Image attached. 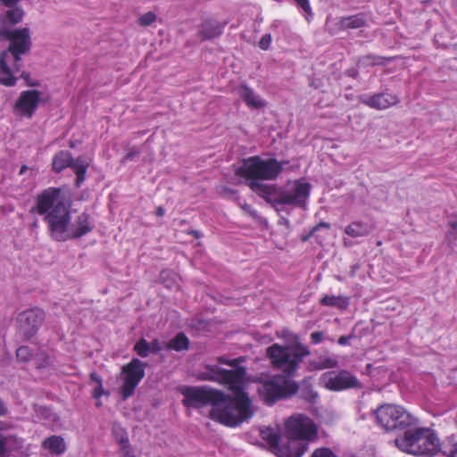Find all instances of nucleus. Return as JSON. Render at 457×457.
Returning <instances> with one entry per match:
<instances>
[{
	"label": "nucleus",
	"instance_id": "obj_1",
	"mask_svg": "<svg viewBox=\"0 0 457 457\" xmlns=\"http://www.w3.org/2000/svg\"><path fill=\"white\" fill-rule=\"evenodd\" d=\"M282 163L275 158L263 160L255 155L244 159L242 164L237 169L236 174L245 179V185L258 196L271 205H277V192L275 185L264 184L262 180H274L282 172Z\"/></svg>",
	"mask_w": 457,
	"mask_h": 457
},
{
	"label": "nucleus",
	"instance_id": "obj_2",
	"mask_svg": "<svg viewBox=\"0 0 457 457\" xmlns=\"http://www.w3.org/2000/svg\"><path fill=\"white\" fill-rule=\"evenodd\" d=\"M0 39L9 41L8 47L0 53V85L13 87L15 76L21 71L22 55L30 52L32 42L28 27L11 29L0 28Z\"/></svg>",
	"mask_w": 457,
	"mask_h": 457
},
{
	"label": "nucleus",
	"instance_id": "obj_3",
	"mask_svg": "<svg viewBox=\"0 0 457 457\" xmlns=\"http://www.w3.org/2000/svg\"><path fill=\"white\" fill-rule=\"evenodd\" d=\"M61 189L48 187L37 197L35 207L39 215H45L52 237L59 242L68 239L67 228L71 221L70 205L60 199ZM34 208L30 212H33Z\"/></svg>",
	"mask_w": 457,
	"mask_h": 457
},
{
	"label": "nucleus",
	"instance_id": "obj_4",
	"mask_svg": "<svg viewBox=\"0 0 457 457\" xmlns=\"http://www.w3.org/2000/svg\"><path fill=\"white\" fill-rule=\"evenodd\" d=\"M222 403L223 408L213 407L209 411V418L226 427L235 428L251 419L253 415L252 402L246 393H237L229 396Z\"/></svg>",
	"mask_w": 457,
	"mask_h": 457
},
{
	"label": "nucleus",
	"instance_id": "obj_5",
	"mask_svg": "<svg viewBox=\"0 0 457 457\" xmlns=\"http://www.w3.org/2000/svg\"><path fill=\"white\" fill-rule=\"evenodd\" d=\"M396 447L416 456H434L440 451V441L429 428H415L407 429L403 436L395 438Z\"/></svg>",
	"mask_w": 457,
	"mask_h": 457
},
{
	"label": "nucleus",
	"instance_id": "obj_6",
	"mask_svg": "<svg viewBox=\"0 0 457 457\" xmlns=\"http://www.w3.org/2000/svg\"><path fill=\"white\" fill-rule=\"evenodd\" d=\"M266 354L272 367L281 370L287 378L296 373L300 363L311 352L301 343L285 346L275 343L267 348Z\"/></svg>",
	"mask_w": 457,
	"mask_h": 457
},
{
	"label": "nucleus",
	"instance_id": "obj_7",
	"mask_svg": "<svg viewBox=\"0 0 457 457\" xmlns=\"http://www.w3.org/2000/svg\"><path fill=\"white\" fill-rule=\"evenodd\" d=\"M298 390L296 382L285 375H275L259 382L258 393L267 405H273L281 399L288 398Z\"/></svg>",
	"mask_w": 457,
	"mask_h": 457
},
{
	"label": "nucleus",
	"instance_id": "obj_8",
	"mask_svg": "<svg viewBox=\"0 0 457 457\" xmlns=\"http://www.w3.org/2000/svg\"><path fill=\"white\" fill-rule=\"evenodd\" d=\"M184 396L182 404L187 408H202L212 405V408L222 403L228 397L221 391L209 386H185L180 388Z\"/></svg>",
	"mask_w": 457,
	"mask_h": 457
},
{
	"label": "nucleus",
	"instance_id": "obj_9",
	"mask_svg": "<svg viewBox=\"0 0 457 457\" xmlns=\"http://www.w3.org/2000/svg\"><path fill=\"white\" fill-rule=\"evenodd\" d=\"M376 417L378 424L386 430L404 429L418 423V419L403 407L389 403L379 406Z\"/></svg>",
	"mask_w": 457,
	"mask_h": 457
},
{
	"label": "nucleus",
	"instance_id": "obj_10",
	"mask_svg": "<svg viewBox=\"0 0 457 457\" xmlns=\"http://www.w3.org/2000/svg\"><path fill=\"white\" fill-rule=\"evenodd\" d=\"M285 435L308 443L317 437L318 428L311 418L296 413L285 421Z\"/></svg>",
	"mask_w": 457,
	"mask_h": 457
},
{
	"label": "nucleus",
	"instance_id": "obj_11",
	"mask_svg": "<svg viewBox=\"0 0 457 457\" xmlns=\"http://www.w3.org/2000/svg\"><path fill=\"white\" fill-rule=\"evenodd\" d=\"M146 363L137 358H133L129 362L123 365L121 374L123 376L120 395L123 400L132 396L136 388L145 378Z\"/></svg>",
	"mask_w": 457,
	"mask_h": 457
},
{
	"label": "nucleus",
	"instance_id": "obj_12",
	"mask_svg": "<svg viewBox=\"0 0 457 457\" xmlns=\"http://www.w3.org/2000/svg\"><path fill=\"white\" fill-rule=\"evenodd\" d=\"M45 319L46 312L42 308L25 310L18 315V329L26 339H29L38 332Z\"/></svg>",
	"mask_w": 457,
	"mask_h": 457
},
{
	"label": "nucleus",
	"instance_id": "obj_13",
	"mask_svg": "<svg viewBox=\"0 0 457 457\" xmlns=\"http://www.w3.org/2000/svg\"><path fill=\"white\" fill-rule=\"evenodd\" d=\"M322 378L324 386L332 392H340L353 388L361 389L362 387L358 378L346 370L329 372L323 375Z\"/></svg>",
	"mask_w": 457,
	"mask_h": 457
},
{
	"label": "nucleus",
	"instance_id": "obj_14",
	"mask_svg": "<svg viewBox=\"0 0 457 457\" xmlns=\"http://www.w3.org/2000/svg\"><path fill=\"white\" fill-rule=\"evenodd\" d=\"M42 93L37 89L22 91L13 104V112L21 117L31 119L37 110Z\"/></svg>",
	"mask_w": 457,
	"mask_h": 457
},
{
	"label": "nucleus",
	"instance_id": "obj_15",
	"mask_svg": "<svg viewBox=\"0 0 457 457\" xmlns=\"http://www.w3.org/2000/svg\"><path fill=\"white\" fill-rule=\"evenodd\" d=\"M310 190L309 183L296 181L291 190L280 193L275 202L278 204H287L305 209Z\"/></svg>",
	"mask_w": 457,
	"mask_h": 457
},
{
	"label": "nucleus",
	"instance_id": "obj_16",
	"mask_svg": "<svg viewBox=\"0 0 457 457\" xmlns=\"http://www.w3.org/2000/svg\"><path fill=\"white\" fill-rule=\"evenodd\" d=\"M218 380L216 383L226 386L229 391L234 394L242 393L244 379L246 374L244 367H239L234 370H227L219 367Z\"/></svg>",
	"mask_w": 457,
	"mask_h": 457
},
{
	"label": "nucleus",
	"instance_id": "obj_17",
	"mask_svg": "<svg viewBox=\"0 0 457 457\" xmlns=\"http://www.w3.org/2000/svg\"><path fill=\"white\" fill-rule=\"evenodd\" d=\"M361 102L376 110H386L399 103V98L396 95L389 93H378L369 97L361 98Z\"/></svg>",
	"mask_w": 457,
	"mask_h": 457
},
{
	"label": "nucleus",
	"instance_id": "obj_18",
	"mask_svg": "<svg viewBox=\"0 0 457 457\" xmlns=\"http://www.w3.org/2000/svg\"><path fill=\"white\" fill-rule=\"evenodd\" d=\"M287 438V443L279 445L275 453L278 457H301L307 451L308 443L294 437Z\"/></svg>",
	"mask_w": 457,
	"mask_h": 457
},
{
	"label": "nucleus",
	"instance_id": "obj_19",
	"mask_svg": "<svg viewBox=\"0 0 457 457\" xmlns=\"http://www.w3.org/2000/svg\"><path fill=\"white\" fill-rule=\"evenodd\" d=\"M94 228L95 224L90 214L83 212L76 218L75 221L71 226V236L70 237L69 233L67 232L68 239L79 238L92 232Z\"/></svg>",
	"mask_w": 457,
	"mask_h": 457
},
{
	"label": "nucleus",
	"instance_id": "obj_20",
	"mask_svg": "<svg viewBox=\"0 0 457 457\" xmlns=\"http://www.w3.org/2000/svg\"><path fill=\"white\" fill-rule=\"evenodd\" d=\"M227 22H220L213 19H206L200 25L198 36L202 40H212L223 33Z\"/></svg>",
	"mask_w": 457,
	"mask_h": 457
},
{
	"label": "nucleus",
	"instance_id": "obj_21",
	"mask_svg": "<svg viewBox=\"0 0 457 457\" xmlns=\"http://www.w3.org/2000/svg\"><path fill=\"white\" fill-rule=\"evenodd\" d=\"M237 91L248 107L261 109L266 105L265 101L246 84L239 85Z\"/></svg>",
	"mask_w": 457,
	"mask_h": 457
},
{
	"label": "nucleus",
	"instance_id": "obj_22",
	"mask_svg": "<svg viewBox=\"0 0 457 457\" xmlns=\"http://www.w3.org/2000/svg\"><path fill=\"white\" fill-rule=\"evenodd\" d=\"M338 23L342 29H361L367 25V14L365 12H359L343 17L339 20Z\"/></svg>",
	"mask_w": 457,
	"mask_h": 457
},
{
	"label": "nucleus",
	"instance_id": "obj_23",
	"mask_svg": "<svg viewBox=\"0 0 457 457\" xmlns=\"http://www.w3.org/2000/svg\"><path fill=\"white\" fill-rule=\"evenodd\" d=\"M5 13L1 17L0 28L12 27L21 22L24 16V12L21 8L16 5L9 7Z\"/></svg>",
	"mask_w": 457,
	"mask_h": 457
},
{
	"label": "nucleus",
	"instance_id": "obj_24",
	"mask_svg": "<svg viewBox=\"0 0 457 457\" xmlns=\"http://www.w3.org/2000/svg\"><path fill=\"white\" fill-rule=\"evenodd\" d=\"M371 227L363 221L354 220L345 228V233L351 237H362L370 234Z\"/></svg>",
	"mask_w": 457,
	"mask_h": 457
},
{
	"label": "nucleus",
	"instance_id": "obj_25",
	"mask_svg": "<svg viewBox=\"0 0 457 457\" xmlns=\"http://www.w3.org/2000/svg\"><path fill=\"white\" fill-rule=\"evenodd\" d=\"M261 438L265 441L270 451L276 453L279 447L280 433L277 428L266 427L260 431Z\"/></svg>",
	"mask_w": 457,
	"mask_h": 457
},
{
	"label": "nucleus",
	"instance_id": "obj_26",
	"mask_svg": "<svg viewBox=\"0 0 457 457\" xmlns=\"http://www.w3.org/2000/svg\"><path fill=\"white\" fill-rule=\"evenodd\" d=\"M42 447L50 453L62 454L66 449L64 439L60 436H51L42 442Z\"/></svg>",
	"mask_w": 457,
	"mask_h": 457
},
{
	"label": "nucleus",
	"instance_id": "obj_27",
	"mask_svg": "<svg viewBox=\"0 0 457 457\" xmlns=\"http://www.w3.org/2000/svg\"><path fill=\"white\" fill-rule=\"evenodd\" d=\"M88 166L89 163L81 156L78 157L76 160H72L70 168H71L76 174L75 185L77 187H80L81 184L85 181Z\"/></svg>",
	"mask_w": 457,
	"mask_h": 457
},
{
	"label": "nucleus",
	"instance_id": "obj_28",
	"mask_svg": "<svg viewBox=\"0 0 457 457\" xmlns=\"http://www.w3.org/2000/svg\"><path fill=\"white\" fill-rule=\"evenodd\" d=\"M73 157L69 151H59L54 155L52 166L55 172H61L71 166Z\"/></svg>",
	"mask_w": 457,
	"mask_h": 457
},
{
	"label": "nucleus",
	"instance_id": "obj_29",
	"mask_svg": "<svg viewBox=\"0 0 457 457\" xmlns=\"http://www.w3.org/2000/svg\"><path fill=\"white\" fill-rule=\"evenodd\" d=\"M395 57H386L377 55L373 54H369L366 55H362L359 59V63L363 67H372V66H383L391 62H393Z\"/></svg>",
	"mask_w": 457,
	"mask_h": 457
},
{
	"label": "nucleus",
	"instance_id": "obj_30",
	"mask_svg": "<svg viewBox=\"0 0 457 457\" xmlns=\"http://www.w3.org/2000/svg\"><path fill=\"white\" fill-rule=\"evenodd\" d=\"M189 339L183 332L178 333L173 338L165 345L166 350H174L177 352L187 351L189 349Z\"/></svg>",
	"mask_w": 457,
	"mask_h": 457
},
{
	"label": "nucleus",
	"instance_id": "obj_31",
	"mask_svg": "<svg viewBox=\"0 0 457 457\" xmlns=\"http://www.w3.org/2000/svg\"><path fill=\"white\" fill-rule=\"evenodd\" d=\"M350 298L348 296H335L326 295L320 299V304L328 307H337L340 310L348 308Z\"/></svg>",
	"mask_w": 457,
	"mask_h": 457
},
{
	"label": "nucleus",
	"instance_id": "obj_32",
	"mask_svg": "<svg viewBox=\"0 0 457 457\" xmlns=\"http://www.w3.org/2000/svg\"><path fill=\"white\" fill-rule=\"evenodd\" d=\"M218 365H206L205 370L197 373V379L200 381L216 382L218 380Z\"/></svg>",
	"mask_w": 457,
	"mask_h": 457
},
{
	"label": "nucleus",
	"instance_id": "obj_33",
	"mask_svg": "<svg viewBox=\"0 0 457 457\" xmlns=\"http://www.w3.org/2000/svg\"><path fill=\"white\" fill-rule=\"evenodd\" d=\"M118 443L120 445V453L123 457H137L129 444L128 434L125 431H122L121 436L118 438Z\"/></svg>",
	"mask_w": 457,
	"mask_h": 457
},
{
	"label": "nucleus",
	"instance_id": "obj_34",
	"mask_svg": "<svg viewBox=\"0 0 457 457\" xmlns=\"http://www.w3.org/2000/svg\"><path fill=\"white\" fill-rule=\"evenodd\" d=\"M443 453L447 457H457V435L448 436L442 447Z\"/></svg>",
	"mask_w": 457,
	"mask_h": 457
},
{
	"label": "nucleus",
	"instance_id": "obj_35",
	"mask_svg": "<svg viewBox=\"0 0 457 457\" xmlns=\"http://www.w3.org/2000/svg\"><path fill=\"white\" fill-rule=\"evenodd\" d=\"M134 352L140 357H148L151 353V346L149 343L145 339H139L134 345Z\"/></svg>",
	"mask_w": 457,
	"mask_h": 457
},
{
	"label": "nucleus",
	"instance_id": "obj_36",
	"mask_svg": "<svg viewBox=\"0 0 457 457\" xmlns=\"http://www.w3.org/2000/svg\"><path fill=\"white\" fill-rule=\"evenodd\" d=\"M7 407L4 403L0 399V417L4 416L7 413ZM8 439L5 436L0 434V457H4L7 453Z\"/></svg>",
	"mask_w": 457,
	"mask_h": 457
},
{
	"label": "nucleus",
	"instance_id": "obj_37",
	"mask_svg": "<svg viewBox=\"0 0 457 457\" xmlns=\"http://www.w3.org/2000/svg\"><path fill=\"white\" fill-rule=\"evenodd\" d=\"M326 228L327 230H328L330 228V224L328 223V222H325V221H320L319 224H317L316 226H314L310 231L309 233L307 234H303L301 236V241L302 242H307L312 237H313L315 235V233L320 229V228Z\"/></svg>",
	"mask_w": 457,
	"mask_h": 457
},
{
	"label": "nucleus",
	"instance_id": "obj_38",
	"mask_svg": "<svg viewBox=\"0 0 457 457\" xmlns=\"http://www.w3.org/2000/svg\"><path fill=\"white\" fill-rule=\"evenodd\" d=\"M447 224L450 228L448 232V238L457 241V214L451 215Z\"/></svg>",
	"mask_w": 457,
	"mask_h": 457
},
{
	"label": "nucleus",
	"instance_id": "obj_39",
	"mask_svg": "<svg viewBox=\"0 0 457 457\" xmlns=\"http://www.w3.org/2000/svg\"><path fill=\"white\" fill-rule=\"evenodd\" d=\"M157 19V15L154 12H147L138 18V24L142 27L152 25Z\"/></svg>",
	"mask_w": 457,
	"mask_h": 457
},
{
	"label": "nucleus",
	"instance_id": "obj_40",
	"mask_svg": "<svg viewBox=\"0 0 457 457\" xmlns=\"http://www.w3.org/2000/svg\"><path fill=\"white\" fill-rule=\"evenodd\" d=\"M32 356L31 350L29 346L22 345L16 350V357L18 360L27 362Z\"/></svg>",
	"mask_w": 457,
	"mask_h": 457
},
{
	"label": "nucleus",
	"instance_id": "obj_41",
	"mask_svg": "<svg viewBox=\"0 0 457 457\" xmlns=\"http://www.w3.org/2000/svg\"><path fill=\"white\" fill-rule=\"evenodd\" d=\"M311 457H338L336 453L328 447H320L313 451Z\"/></svg>",
	"mask_w": 457,
	"mask_h": 457
},
{
	"label": "nucleus",
	"instance_id": "obj_42",
	"mask_svg": "<svg viewBox=\"0 0 457 457\" xmlns=\"http://www.w3.org/2000/svg\"><path fill=\"white\" fill-rule=\"evenodd\" d=\"M110 393L106 390H104L103 385H96V387L92 391V396L96 400H99L103 395L108 396Z\"/></svg>",
	"mask_w": 457,
	"mask_h": 457
},
{
	"label": "nucleus",
	"instance_id": "obj_43",
	"mask_svg": "<svg viewBox=\"0 0 457 457\" xmlns=\"http://www.w3.org/2000/svg\"><path fill=\"white\" fill-rule=\"evenodd\" d=\"M149 345L151 346V353H157L162 349H165L166 343L155 338L151 343H149Z\"/></svg>",
	"mask_w": 457,
	"mask_h": 457
},
{
	"label": "nucleus",
	"instance_id": "obj_44",
	"mask_svg": "<svg viewBox=\"0 0 457 457\" xmlns=\"http://www.w3.org/2000/svg\"><path fill=\"white\" fill-rule=\"evenodd\" d=\"M271 44V36L264 34L259 41V46L262 50H268Z\"/></svg>",
	"mask_w": 457,
	"mask_h": 457
},
{
	"label": "nucleus",
	"instance_id": "obj_45",
	"mask_svg": "<svg viewBox=\"0 0 457 457\" xmlns=\"http://www.w3.org/2000/svg\"><path fill=\"white\" fill-rule=\"evenodd\" d=\"M323 340V332L315 331L311 334V341L313 345H318Z\"/></svg>",
	"mask_w": 457,
	"mask_h": 457
},
{
	"label": "nucleus",
	"instance_id": "obj_46",
	"mask_svg": "<svg viewBox=\"0 0 457 457\" xmlns=\"http://www.w3.org/2000/svg\"><path fill=\"white\" fill-rule=\"evenodd\" d=\"M21 77L26 81L27 85L29 87H37L39 85L37 81L30 80V75L28 71H22Z\"/></svg>",
	"mask_w": 457,
	"mask_h": 457
},
{
	"label": "nucleus",
	"instance_id": "obj_47",
	"mask_svg": "<svg viewBox=\"0 0 457 457\" xmlns=\"http://www.w3.org/2000/svg\"><path fill=\"white\" fill-rule=\"evenodd\" d=\"M241 207L249 215H251L253 217H255L257 215L256 211L254 209H253V207L250 204L245 203L244 204H242Z\"/></svg>",
	"mask_w": 457,
	"mask_h": 457
},
{
	"label": "nucleus",
	"instance_id": "obj_48",
	"mask_svg": "<svg viewBox=\"0 0 457 457\" xmlns=\"http://www.w3.org/2000/svg\"><path fill=\"white\" fill-rule=\"evenodd\" d=\"M90 379L94 382L96 383V385H103V378L102 377L96 373V372H92L90 374Z\"/></svg>",
	"mask_w": 457,
	"mask_h": 457
},
{
	"label": "nucleus",
	"instance_id": "obj_49",
	"mask_svg": "<svg viewBox=\"0 0 457 457\" xmlns=\"http://www.w3.org/2000/svg\"><path fill=\"white\" fill-rule=\"evenodd\" d=\"M20 0H0V3L6 6V7H12V6H14L16 5V4L19 2Z\"/></svg>",
	"mask_w": 457,
	"mask_h": 457
},
{
	"label": "nucleus",
	"instance_id": "obj_50",
	"mask_svg": "<svg viewBox=\"0 0 457 457\" xmlns=\"http://www.w3.org/2000/svg\"><path fill=\"white\" fill-rule=\"evenodd\" d=\"M337 364V361L336 360L328 359L326 360L323 368H335Z\"/></svg>",
	"mask_w": 457,
	"mask_h": 457
},
{
	"label": "nucleus",
	"instance_id": "obj_51",
	"mask_svg": "<svg viewBox=\"0 0 457 457\" xmlns=\"http://www.w3.org/2000/svg\"><path fill=\"white\" fill-rule=\"evenodd\" d=\"M239 363H240V359L237 358V359L229 360V361L227 362V365L237 369V368H239V366H238Z\"/></svg>",
	"mask_w": 457,
	"mask_h": 457
},
{
	"label": "nucleus",
	"instance_id": "obj_52",
	"mask_svg": "<svg viewBox=\"0 0 457 457\" xmlns=\"http://www.w3.org/2000/svg\"><path fill=\"white\" fill-rule=\"evenodd\" d=\"M310 396L306 397V399L311 403H315L318 399V394L312 392V390L309 392Z\"/></svg>",
	"mask_w": 457,
	"mask_h": 457
},
{
	"label": "nucleus",
	"instance_id": "obj_53",
	"mask_svg": "<svg viewBox=\"0 0 457 457\" xmlns=\"http://www.w3.org/2000/svg\"><path fill=\"white\" fill-rule=\"evenodd\" d=\"M351 338V337L349 336H341L339 338H338V344L340 345H345L348 343L349 339Z\"/></svg>",
	"mask_w": 457,
	"mask_h": 457
},
{
	"label": "nucleus",
	"instance_id": "obj_54",
	"mask_svg": "<svg viewBox=\"0 0 457 457\" xmlns=\"http://www.w3.org/2000/svg\"><path fill=\"white\" fill-rule=\"evenodd\" d=\"M165 213V210L163 207L162 206H159L157 209H156V215L159 216V217H162Z\"/></svg>",
	"mask_w": 457,
	"mask_h": 457
},
{
	"label": "nucleus",
	"instance_id": "obj_55",
	"mask_svg": "<svg viewBox=\"0 0 457 457\" xmlns=\"http://www.w3.org/2000/svg\"><path fill=\"white\" fill-rule=\"evenodd\" d=\"M218 362L220 363V364H226L227 365V362L229 361L228 359H227L225 356H220L218 357L217 359Z\"/></svg>",
	"mask_w": 457,
	"mask_h": 457
},
{
	"label": "nucleus",
	"instance_id": "obj_56",
	"mask_svg": "<svg viewBox=\"0 0 457 457\" xmlns=\"http://www.w3.org/2000/svg\"><path fill=\"white\" fill-rule=\"evenodd\" d=\"M27 169H28V167H27L25 164H23V165L21 167V169H20L19 174H20V175L24 174V173H25V171L27 170Z\"/></svg>",
	"mask_w": 457,
	"mask_h": 457
},
{
	"label": "nucleus",
	"instance_id": "obj_57",
	"mask_svg": "<svg viewBox=\"0 0 457 457\" xmlns=\"http://www.w3.org/2000/svg\"><path fill=\"white\" fill-rule=\"evenodd\" d=\"M133 155H134L133 153H129V154H126L125 159L126 160H131Z\"/></svg>",
	"mask_w": 457,
	"mask_h": 457
},
{
	"label": "nucleus",
	"instance_id": "obj_58",
	"mask_svg": "<svg viewBox=\"0 0 457 457\" xmlns=\"http://www.w3.org/2000/svg\"><path fill=\"white\" fill-rule=\"evenodd\" d=\"M96 406L98 407V408L103 406V403H102V401L100 399L96 400Z\"/></svg>",
	"mask_w": 457,
	"mask_h": 457
},
{
	"label": "nucleus",
	"instance_id": "obj_59",
	"mask_svg": "<svg viewBox=\"0 0 457 457\" xmlns=\"http://www.w3.org/2000/svg\"><path fill=\"white\" fill-rule=\"evenodd\" d=\"M74 145H74V143H73V142H71V143H70V146H71V147H74Z\"/></svg>",
	"mask_w": 457,
	"mask_h": 457
},
{
	"label": "nucleus",
	"instance_id": "obj_60",
	"mask_svg": "<svg viewBox=\"0 0 457 457\" xmlns=\"http://www.w3.org/2000/svg\"><path fill=\"white\" fill-rule=\"evenodd\" d=\"M165 273H166L165 271H162V274H161V278H162L164 277V274H165Z\"/></svg>",
	"mask_w": 457,
	"mask_h": 457
},
{
	"label": "nucleus",
	"instance_id": "obj_61",
	"mask_svg": "<svg viewBox=\"0 0 457 457\" xmlns=\"http://www.w3.org/2000/svg\"><path fill=\"white\" fill-rule=\"evenodd\" d=\"M347 457H357V456L355 454H351V455H349Z\"/></svg>",
	"mask_w": 457,
	"mask_h": 457
},
{
	"label": "nucleus",
	"instance_id": "obj_62",
	"mask_svg": "<svg viewBox=\"0 0 457 457\" xmlns=\"http://www.w3.org/2000/svg\"><path fill=\"white\" fill-rule=\"evenodd\" d=\"M455 425L457 426V418L455 419Z\"/></svg>",
	"mask_w": 457,
	"mask_h": 457
}]
</instances>
